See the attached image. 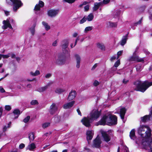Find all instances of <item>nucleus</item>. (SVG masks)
<instances>
[{
    "instance_id": "nucleus-1",
    "label": "nucleus",
    "mask_w": 152,
    "mask_h": 152,
    "mask_svg": "<svg viewBox=\"0 0 152 152\" xmlns=\"http://www.w3.org/2000/svg\"><path fill=\"white\" fill-rule=\"evenodd\" d=\"M117 123V117L114 115L107 114L103 116L102 119L98 122L97 125H105L107 124L109 125H115Z\"/></svg>"
},
{
    "instance_id": "nucleus-2",
    "label": "nucleus",
    "mask_w": 152,
    "mask_h": 152,
    "mask_svg": "<svg viewBox=\"0 0 152 152\" xmlns=\"http://www.w3.org/2000/svg\"><path fill=\"white\" fill-rule=\"evenodd\" d=\"M134 84L135 86V90L143 92L149 87L152 85V82H149L146 81L144 82H142L138 80L134 82Z\"/></svg>"
},
{
    "instance_id": "nucleus-3",
    "label": "nucleus",
    "mask_w": 152,
    "mask_h": 152,
    "mask_svg": "<svg viewBox=\"0 0 152 152\" xmlns=\"http://www.w3.org/2000/svg\"><path fill=\"white\" fill-rule=\"evenodd\" d=\"M8 4L10 2H12L14 4L13 10L14 11H16L18 9L23 5V3L20 0H6Z\"/></svg>"
},
{
    "instance_id": "nucleus-4",
    "label": "nucleus",
    "mask_w": 152,
    "mask_h": 152,
    "mask_svg": "<svg viewBox=\"0 0 152 152\" xmlns=\"http://www.w3.org/2000/svg\"><path fill=\"white\" fill-rule=\"evenodd\" d=\"M101 115V112L97 109H94L90 113V117L91 120H94L99 118Z\"/></svg>"
},
{
    "instance_id": "nucleus-5",
    "label": "nucleus",
    "mask_w": 152,
    "mask_h": 152,
    "mask_svg": "<svg viewBox=\"0 0 152 152\" xmlns=\"http://www.w3.org/2000/svg\"><path fill=\"white\" fill-rule=\"evenodd\" d=\"M100 132L104 141L106 142H108L110 140V135L111 134H109L108 132L105 131L102 129L101 130Z\"/></svg>"
},
{
    "instance_id": "nucleus-6",
    "label": "nucleus",
    "mask_w": 152,
    "mask_h": 152,
    "mask_svg": "<svg viewBox=\"0 0 152 152\" xmlns=\"http://www.w3.org/2000/svg\"><path fill=\"white\" fill-rule=\"evenodd\" d=\"M148 128V126L144 125H140L138 129V133L142 137H144V133Z\"/></svg>"
},
{
    "instance_id": "nucleus-7",
    "label": "nucleus",
    "mask_w": 152,
    "mask_h": 152,
    "mask_svg": "<svg viewBox=\"0 0 152 152\" xmlns=\"http://www.w3.org/2000/svg\"><path fill=\"white\" fill-rule=\"evenodd\" d=\"M59 11L58 9L50 10L48 11V15L51 18L55 17L58 14Z\"/></svg>"
},
{
    "instance_id": "nucleus-8",
    "label": "nucleus",
    "mask_w": 152,
    "mask_h": 152,
    "mask_svg": "<svg viewBox=\"0 0 152 152\" xmlns=\"http://www.w3.org/2000/svg\"><path fill=\"white\" fill-rule=\"evenodd\" d=\"M102 143L101 139L100 137L98 136L93 141V146L99 148L101 146V144Z\"/></svg>"
},
{
    "instance_id": "nucleus-9",
    "label": "nucleus",
    "mask_w": 152,
    "mask_h": 152,
    "mask_svg": "<svg viewBox=\"0 0 152 152\" xmlns=\"http://www.w3.org/2000/svg\"><path fill=\"white\" fill-rule=\"evenodd\" d=\"M90 118L84 117L81 121L83 124L86 127H89L90 126V121H92Z\"/></svg>"
},
{
    "instance_id": "nucleus-10",
    "label": "nucleus",
    "mask_w": 152,
    "mask_h": 152,
    "mask_svg": "<svg viewBox=\"0 0 152 152\" xmlns=\"http://www.w3.org/2000/svg\"><path fill=\"white\" fill-rule=\"evenodd\" d=\"M9 22L8 19H7L6 20H4L3 21V23L4 25L2 26V28L3 29H5L7 28H9L11 29H13L11 24Z\"/></svg>"
},
{
    "instance_id": "nucleus-11",
    "label": "nucleus",
    "mask_w": 152,
    "mask_h": 152,
    "mask_svg": "<svg viewBox=\"0 0 152 152\" xmlns=\"http://www.w3.org/2000/svg\"><path fill=\"white\" fill-rule=\"evenodd\" d=\"M128 151V148L124 145L121 144L118 147L117 152H127Z\"/></svg>"
},
{
    "instance_id": "nucleus-12",
    "label": "nucleus",
    "mask_w": 152,
    "mask_h": 152,
    "mask_svg": "<svg viewBox=\"0 0 152 152\" xmlns=\"http://www.w3.org/2000/svg\"><path fill=\"white\" fill-rule=\"evenodd\" d=\"M94 134V132L92 130H89L87 131L86 132V138L88 143H89V140H91L92 139Z\"/></svg>"
},
{
    "instance_id": "nucleus-13",
    "label": "nucleus",
    "mask_w": 152,
    "mask_h": 152,
    "mask_svg": "<svg viewBox=\"0 0 152 152\" xmlns=\"http://www.w3.org/2000/svg\"><path fill=\"white\" fill-rule=\"evenodd\" d=\"M76 92L75 91L72 90L69 93L68 99L69 100H72L74 99L76 97Z\"/></svg>"
},
{
    "instance_id": "nucleus-14",
    "label": "nucleus",
    "mask_w": 152,
    "mask_h": 152,
    "mask_svg": "<svg viewBox=\"0 0 152 152\" xmlns=\"http://www.w3.org/2000/svg\"><path fill=\"white\" fill-rule=\"evenodd\" d=\"M75 103V101H72L69 102L65 103L63 105V108L64 109L70 108L73 106Z\"/></svg>"
},
{
    "instance_id": "nucleus-15",
    "label": "nucleus",
    "mask_w": 152,
    "mask_h": 152,
    "mask_svg": "<svg viewBox=\"0 0 152 152\" xmlns=\"http://www.w3.org/2000/svg\"><path fill=\"white\" fill-rule=\"evenodd\" d=\"M69 43V41L67 39H64L62 41L61 46L63 50H65L67 48Z\"/></svg>"
},
{
    "instance_id": "nucleus-16",
    "label": "nucleus",
    "mask_w": 152,
    "mask_h": 152,
    "mask_svg": "<svg viewBox=\"0 0 152 152\" xmlns=\"http://www.w3.org/2000/svg\"><path fill=\"white\" fill-rule=\"evenodd\" d=\"M57 107L56 106V104L53 103L50 106L49 112L51 114H53L57 110Z\"/></svg>"
},
{
    "instance_id": "nucleus-17",
    "label": "nucleus",
    "mask_w": 152,
    "mask_h": 152,
    "mask_svg": "<svg viewBox=\"0 0 152 152\" xmlns=\"http://www.w3.org/2000/svg\"><path fill=\"white\" fill-rule=\"evenodd\" d=\"M44 5V3L43 2L41 1H39L38 4H37L35 6L34 10L36 11L39 10L41 7H43Z\"/></svg>"
},
{
    "instance_id": "nucleus-18",
    "label": "nucleus",
    "mask_w": 152,
    "mask_h": 152,
    "mask_svg": "<svg viewBox=\"0 0 152 152\" xmlns=\"http://www.w3.org/2000/svg\"><path fill=\"white\" fill-rule=\"evenodd\" d=\"M75 57L76 60V67L77 68H79L80 67V63L81 61V58L80 56L78 54H75Z\"/></svg>"
},
{
    "instance_id": "nucleus-19",
    "label": "nucleus",
    "mask_w": 152,
    "mask_h": 152,
    "mask_svg": "<svg viewBox=\"0 0 152 152\" xmlns=\"http://www.w3.org/2000/svg\"><path fill=\"white\" fill-rule=\"evenodd\" d=\"M65 62V60L62 56H59L56 59V63L58 65H62Z\"/></svg>"
},
{
    "instance_id": "nucleus-20",
    "label": "nucleus",
    "mask_w": 152,
    "mask_h": 152,
    "mask_svg": "<svg viewBox=\"0 0 152 152\" xmlns=\"http://www.w3.org/2000/svg\"><path fill=\"white\" fill-rule=\"evenodd\" d=\"M126 111V110L124 107L121 108L120 111V115L121 119H124Z\"/></svg>"
},
{
    "instance_id": "nucleus-21",
    "label": "nucleus",
    "mask_w": 152,
    "mask_h": 152,
    "mask_svg": "<svg viewBox=\"0 0 152 152\" xmlns=\"http://www.w3.org/2000/svg\"><path fill=\"white\" fill-rule=\"evenodd\" d=\"M151 113H149L148 115H146L143 117L141 118V121L144 123L147 121L149 120L150 118L152 117V116L150 115Z\"/></svg>"
},
{
    "instance_id": "nucleus-22",
    "label": "nucleus",
    "mask_w": 152,
    "mask_h": 152,
    "mask_svg": "<svg viewBox=\"0 0 152 152\" xmlns=\"http://www.w3.org/2000/svg\"><path fill=\"white\" fill-rule=\"evenodd\" d=\"M48 86V85H47L44 86L39 87L38 88L36 91L40 93L43 92L47 89Z\"/></svg>"
},
{
    "instance_id": "nucleus-23",
    "label": "nucleus",
    "mask_w": 152,
    "mask_h": 152,
    "mask_svg": "<svg viewBox=\"0 0 152 152\" xmlns=\"http://www.w3.org/2000/svg\"><path fill=\"white\" fill-rule=\"evenodd\" d=\"M128 39V34L123 37L122 40L121 41V45L122 46L124 45L126 43Z\"/></svg>"
},
{
    "instance_id": "nucleus-24",
    "label": "nucleus",
    "mask_w": 152,
    "mask_h": 152,
    "mask_svg": "<svg viewBox=\"0 0 152 152\" xmlns=\"http://www.w3.org/2000/svg\"><path fill=\"white\" fill-rule=\"evenodd\" d=\"M148 128L147 129L145 132V137H148L151 136V130L148 126Z\"/></svg>"
},
{
    "instance_id": "nucleus-25",
    "label": "nucleus",
    "mask_w": 152,
    "mask_h": 152,
    "mask_svg": "<svg viewBox=\"0 0 152 152\" xmlns=\"http://www.w3.org/2000/svg\"><path fill=\"white\" fill-rule=\"evenodd\" d=\"M36 148V146L35 145L34 143H32L30 144L27 147L28 149L30 151H34V149Z\"/></svg>"
},
{
    "instance_id": "nucleus-26",
    "label": "nucleus",
    "mask_w": 152,
    "mask_h": 152,
    "mask_svg": "<svg viewBox=\"0 0 152 152\" xmlns=\"http://www.w3.org/2000/svg\"><path fill=\"white\" fill-rule=\"evenodd\" d=\"M102 4V2L96 3H94V7L93 8V11H96L99 8L100 5Z\"/></svg>"
},
{
    "instance_id": "nucleus-27",
    "label": "nucleus",
    "mask_w": 152,
    "mask_h": 152,
    "mask_svg": "<svg viewBox=\"0 0 152 152\" xmlns=\"http://www.w3.org/2000/svg\"><path fill=\"white\" fill-rule=\"evenodd\" d=\"M130 138L133 140H134L136 138L134 129H132L130 132Z\"/></svg>"
},
{
    "instance_id": "nucleus-28",
    "label": "nucleus",
    "mask_w": 152,
    "mask_h": 152,
    "mask_svg": "<svg viewBox=\"0 0 152 152\" xmlns=\"http://www.w3.org/2000/svg\"><path fill=\"white\" fill-rule=\"evenodd\" d=\"M30 142H31L33 141L34 139V135L33 133H30L28 134V136Z\"/></svg>"
},
{
    "instance_id": "nucleus-29",
    "label": "nucleus",
    "mask_w": 152,
    "mask_h": 152,
    "mask_svg": "<svg viewBox=\"0 0 152 152\" xmlns=\"http://www.w3.org/2000/svg\"><path fill=\"white\" fill-rule=\"evenodd\" d=\"M107 25L108 26L111 27H116L117 26V23H113L110 21L108 22L107 23Z\"/></svg>"
},
{
    "instance_id": "nucleus-30",
    "label": "nucleus",
    "mask_w": 152,
    "mask_h": 152,
    "mask_svg": "<svg viewBox=\"0 0 152 152\" xmlns=\"http://www.w3.org/2000/svg\"><path fill=\"white\" fill-rule=\"evenodd\" d=\"M97 46L99 48L102 50H105V47L103 44L98 43L97 44Z\"/></svg>"
},
{
    "instance_id": "nucleus-31",
    "label": "nucleus",
    "mask_w": 152,
    "mask_h": 152,
    "mask_svg": "<svg viewBox=\"0 0 152 152\" xmlns=\"http://www.w3.org/2000/svg\"><path fill=\"white\" fill-rule=\"evenodd\" d=\"M30 75L33 76H36L40 74V73L39 70H36L34 72H30Z\"/></svg>"
},
{
    "instance_id": "nucleus-32",
    "label": "nucleus",
    "mask_w": 152,
    "mask_h": 152,
    "mask_svg": "<svg viewBox=\"0 0 152 152\" xmlns=\"http://www.w3.org/2000/svg\"><path fill=\"white\" fill-rule=\"evenodd\" d=\"M94 18V16L93 14H90L87 16L86 18V20L88 21H92Z\"/></svg>"
},
{
    "instance_id": "nucleus-33",
    "label": "nucleus",
    "mask_w": 152,
    "mask_h": 152,
    "mask_svg": "<svg viewBox=\"0 0 152 152\" xmlns=\"http://www.w3.org/2000/svg\"><path fill=\"white\" fill-rule=\"evenodd\" d=\"M42 23L47 31H48L50 29V27L48 25V24L47 23H46L44 21H42Z\"/></svg>"
},
{
    "instance_id": "nucleus-34",
    "label": "nucleus",
    "mask_w": 152,
    "mask_h": 152,
    "mask_svg": "<svg viewBox=\"0 0 152 152\" xmlns=\"http://www.w3.org/2000/svg\"><path fill=\"white\" fill-rule=\"evenodd\" d=\"M13 113L15 115H17L15 117V118H18L20 114V110L17 109L15 110Z\"/></svg>"
},
{
    "instance_id": "nucleus-35",
    "label": "nucleus",
    "mask_w": 152,
    "mask_h": 152,
    "mask_svg": "<svg viewBox=\"0 0 152 152\" xmlns=\"http://www.w3.org/2000/svg\"><path fill=\"white\" fill-rule=\"evenodd\" d=\"M30 104L32 105H37L39 104V102L37 100H33L31 102Z\"/></svg>"
},
{
    "instance_id": "nucleus-36",
    "label": "nucleus",
    "mask_w": 152,
    "mask_h": 152,
    "mask_svg": "<svg viewBox=\"0 0 152 152\" xmlns=\"http://www.w3.org/2000/svg\"><path fill=\"white\" fill-rule=\"evenodd\" d=\"M144 58H140L138 56H136V61L137 62H143L144 61Z\"/></svg>"
},
{
    "instance_id": "nucleus-37",
    "label": "nucleus",
    "mask_w": 152,
    "mask_h": 152,
    "mask_svg": "<svg viewBox=\"0 0 152 152\" xmlns=\"http://www.w3.org/2000/svg\"><path fill=\"white\" fill-rule=\"evenodd\" d=\"M120 11L119 10H117L114 13V16L115 18H117L120 14Z\"/></svg>"
},
{
    "instance_id": "nucleus-38",
    "label": "nucleus",
    "mask_w": 152,
    "mask_h": 152,
    "mask_svg": "<svg viewBox=\"0 0 152 152\" xmlns=\"http://www.w3.org/2000/svg\"><path fill=\"white\" fill-rule=\"evenodd\" d=\"M64 91V90L63 89L58 88H57L55 90V92L58 94H60Z\"/></svg>"
},
{
    "instance_id": "nucleus-39",
    "label": "nucleus",
    "mask_w": 152,
    "mask_h": 152,
    "mask_svg": "<svg viewBox=\"0 0 152 152\" xmlns=\"http://www.w3.org/2000/svg\"><path fill=\"white\" fill-rule=\"evenodd\" d=\"M142 69V65L140 64H138L136 66L137 71L140 72L141 71Z\"/></svg>"
},
{
    "instance_id": "nucleus-40",
    "label": "nucleus",
    "mask_w": 152,
    "mask_h": 152,
    "mask_svg": "<svg viewBox=\"0 0 152 152\" xmlns=\"http://www.w3.org/2000/svg\"><path fill=\"white\" fill-rule=\"evenodd\" d=\"M50 125V123L49 122H46L43 124H42V127L43 128H45Z\"/></svg>"
},
{
    "instance_id": "nucleus-41",
    "label": "nucleus",
    "mask_w": 152,
    "mask_h": 152,
    "mask_svg": "<svg viewBox=\"0 0 152 152\" xmlns=\"http://www.w3.org/2000/svg\"><path fill=\"white\" fill-rule=\"evenodd\" d=\"M93 29L92 26H88L86 27L84 30L85 33H87L88 31L91 30Z\"/></svg>"
},
{
    "instance_id": "nucleus-42",
    "label": "nucleus",
    "mask_w": 152,
    "mask_h": 152,
    "mask_svg": "<svg viewBox=\"0 0 152 152\" xmlns=\"http://www.w3.org/2000/svg\"><path fill=\"white\" fill-rule=\"evenodd\" d=\"M129 61H136V56H132L128 59Z\"/></svg>"
},
{
    "instance_id": "nucleus-43",
    "label": "nucleus",
    "mask_w": 152,
    "mask_h": 152,
    "mask_svg": "<svg viewBox=\"0 0 152 152\" xmlns=\"http://www.w3.org/2000/svg\"><path fill=\"white\" fill-rule=\"evenodd\" d=\"M120 64V61L119 60H118L115 63L114 66L117 67Z\"/></svg>"
},
{
    "instance_id": "nucleus-44",
    "label": "nucleus",
    "mask_w": 152,
    "mask_h": 152,
    "mask_svg": "<svg viewBox=\"0 0 152 152\" xmlns=\"http://www.w3.org/2000/svg\"><path fill=\"white\" fill-rule=\"evenodd\" d=\"M149 18L150 20H152V7L150 8L149 10Z\"/></svg>"
},
{
    "instance_id": "nucleus-45",
    "label": "nucleus",
    "mask_w": 152,
    "mask_h": 152,
    "mask_svg": "<svg viewBox=\"0 0 152 152\" xmlns=\"http://www.w3.org/2000/svg\"><path fill=\"white\" fill-rule=\"evenodd\" d=\"M30 118V117L29 116H28L27 117H26V118H25L23 120V122L24 123H26L28 122V121H29Z\"/></svg>"
},
{
    "instance_id": "nucleus-46",
    "label": "nucleus",
    "mask_w": 152,
    "mask_h": 152,
    "mask_svg": "<svg viewBox=\"0 0 152 152\" xmlns=\"http://www.w3.org/2000/svg\"><path fill=\"white\" fill-rule=\"evenodd\" d=\"M86 18L84 16L80 21V24H82L85 22L86 20Z\"/></svg>"
},
{
    "instance_id": "nucleus-47",
    "label": "nucleus",
    "mask_w": 152,
    "mask_h": 152,
    "mask_svg": "<svg viewBox=\"0 0 152 152\" xmlns=\"http://www.w3.org/2000/svg\"><path fill=\"white\" fill-rule=\"evenodd\" d=\"M123 50H121L119 51H118L117 53V59H118L119 57L121 56L123 53Z\"/></svg>"
},
{
    "instance_id": "nucleus-48",
    "label": "nucleus",
    "mask_w": 152,
    "mask_h": 152,
    "mask_svg": "<svg viewBox=\"0 0 152 152\" xmlns=\"http://www.w3.org/2000/svg\"><path fill=\"white\" fill-rule=\"evenodd\" d=\"M35 26L32 27L30 29V30L32 35H34L35 33Z\"/></svg>"
},
{
    "instance_id": "nucleus-49",
    "label": "nucleus",
    "mask_w": 152,
    "mask_h": 152,
    "mask_svg": "<svg viewBox=\"0 0 152 152\" xmlns=\"http://www.w3.org/2000/svg\"><path fill=\"white\" fill-rule=\"evenodd\" d=\"M8 20L10 23L12 24V25H15V21L12 19L9 18L8 19Z\"/></svg>"
},
{
    "instance_id": "nucleus-50",
    "label": "nucleus",
    "mask_w": 152,
    "mask_h": 152,
    "mask_svg": "<svg viewBox=\"0 0 152 152\" xmlns=\"http://www.w3.org/2000/svg\"><path fill=\"white\" fill-rule=\"evenodd\" d=\"M129 82V80L127 79L124 78L122 80V83L124 84L127 83Z\"/></svg>"
},
{
    "instance_id": "nucleus-51",
    "label": "nucleus",
    "mask_w": 152,
    "mask_h": 152,
    "mask_svg": "<svg viewBox=\"0 0 152 152\" xmlns=\"http://www.w3.org/2000/svg\"><path fill=\"white\" fill-rule=\"evenodd\" d=\"M9 57H10V54H9V53L7 55L2 54V58H7Z\"/></svg>"
},
{
    "instance_id": "nucleus-52",
    "label": "nucleus",
    "mask_w": 152,
    "mask_h": 152,
    "mask_svg": "<svg viewBox=\"0 0 152 152\" xmlns=\"http://www.w3.org/2000/svg\"><path fill=\"white\" fill-rule=\"evenodd\" d=\"M65 1L69 3H72L75 2V0H64Z\"/></svg>"
},
{
    "instance_id": "nucleus-53",
    "label": "nucleus",
    "mask_w": 152,
    "mask_h": 152,
    "mask_svg": "<svg viewBox=\"0 0 152 152\" xmlns=\"http://www.w3.org/2000/svg\"><path fill=\"white\" fill-rule=\"evenodd\" d=\"M11 108V107L9 105H6L5 106V110L8 111L10 110Z\"/></svg>"
},
{
    "instance_id": "nucleus-54",
    "label": "nucleus",
    "mask_w": 152,
    "mask_h": 152,
    "mask_svg": "<svg viewBox=\"0 0 152 152\" xmlns=\"http://www.w3.org/2000/svg\"><path fill=\"white\" fill-rule=\"evenodd\" d=\"M99 84V82L97 80H95L93 83V85L94 86H98Z\"/></svg>"
},
{
    "instance_id": "nucleus-55",
    "label": "nucleus",
    "mask_w": 152,
    "mask_h": 152,
    "mask_svg": "<svg viewBox=\"0 0 152 152\" xmlns=\"http://www.w3.org/2000/svg\"><path fill=\"white\" fill-rule=\"evenodd\" d=\"M51 76V75L50 73H48L45 76V77L46 78H50Z\"/></svg>"
},
{
    "instance_id": "nucleus-56",
    "label": "nucleus",
    "mask_w": 152,
    "mask_h": 152,
    "mask_svg": "<svg viewBox=\"0 0 152 152\" xmlns=\"http://www.w3.org/2000/svg\"><path fill=\"white\" fill-rule=\"evenodd\" d=\"M10 127L9 126H4L3 128V131L4 132L6 131L8 128Z\"/></svg>"
},
{
    "instance_id": "nucleus-57",
    "label": "nucleus",
    "mask_w": 152,
    "mask_h": 152,
    "mask_svg": "<svg viewBox=\"0 0 152 152\" xmlns=\"http://www.w3.org/2000/svg\"><path fill=\"white\" fill-rule=\"evenodd\" d=\"M57 40H56L54 41L52 44V45L53 46H56L57 45Z\"/></svg>"
},
{
    "instance_id": "nucleus-58",
    "label": "nucleus",
    "mask_w": 152,
    "mask_h": 152,
    "mask_svg": "<svg viewBox=\"0 0 152 152\" xmlns=\"http://www.w3.org/2000/svg\"><path fill=\"white\" fill-rule=\"evenodd\" d=\"M89 5H87L85 6L84 7V9L85 11H87L89 9Z\"/></svg>"
},
{
    "instance_id": "nucleus-59",
    "label": "nucleus",
    "mask_w": 152,
    "mask_h": 152,
    "mask_svg": "<svg viewBox=\"0 0 152 152\" xmlns=\"http://www.w3.org/2000/svg\"><path fill=\"white\" fill-rule=\"evenodd\" d=\"M0 92L3 93L5 92V91L1 86H0Z\"/></svg>"
},
{
    "instance_id": "nucleus-60",
    "label": "nucleus",
    "mask_w": 152,
    "mask_h": 152,
    "mask_svg": "<svg viewBox=\"0 0 152 152\" xmlns=\"http://www.w3.org/2000/svg\"><path fill=\"white\" fill-rule=\"evenodd\" d=\"M142 20V18L140 20H139L138 22H137V23H135L134 24V25L137 26V24H140L141 23Z\"/></svg>"
},
{
    "instance_id": "nucleus-61",
    "label": "nucleus",
    "mask_w": 152,
    "mask_h": 152,
    "mask_svg": "<svg viewBox=\"0 0 152 152\" xmlns=\"http://www.w3.org/2000/svg\"><path fill=\"white\" fill-rule=\"evenodd\" d=\"M10 54V56H11L12 58H15V56L14 54H13L12 53H9Z\"/></svg>"
},
{
    "instance_id": "nucleus-62",
    "label": "nucleus",
    "mask_w": 152,
    "mask_h": 152,
    "mask_svg": "<svg viewBox=\"0 0 152 152\" xmlns=\"http://www.w3.org/2000/svg\"><path fill=\"white\" fill-rule=\"evenodd\" d=\"M25 147V145L23 143L19 145V148L22 149Z\"/></svg>"
},
{
    "instance_id": "nucleus-63",
    "label": "nucleus",
    "mask_w": 152,
    "mask_h": 152,
    "mask_svg": "<svg viewBox=\"0 0 152 152\" xmlns=\"http://www.w3.org/2000/svg\"><path fill=\"white\" fill-rule=\"evenodd\" d=\"M116 58V57L115 56H113L111 57L110 58V61H113Z\"/></svg>"
},
{
    "instance_id": "nucleus-64",
    "label": "nucleus",
    "mask_w": 152,
    "mask_h": 152,
    "mask_svg": "<svg viewBox=\"0 0 152 152\" xmlns=\"http://www.w3.org/2000/svg\"><path fill=\"white\" fill-rule=\"evenodd\" d=\"M97 66V64H95L92 67L91 70H94L96 68Z\"/></svg>"
}]
</instances>
